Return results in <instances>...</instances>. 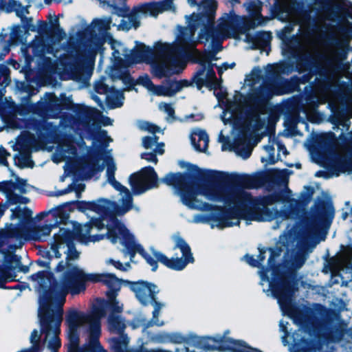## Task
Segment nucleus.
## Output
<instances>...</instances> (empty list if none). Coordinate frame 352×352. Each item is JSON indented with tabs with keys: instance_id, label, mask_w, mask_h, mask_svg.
Here are the masks:
<instances>
[{
	"instance_id": "obj_1",
	"label": "nucleus",
	"mask_w": 352,
	"mask_h": 352,
	"mask_svg": "<svg viewBox=\"0 0 352 352\" xmlns=\"http://www.w3.org/2000/svg\"><path fill=\"white\" fill-rule=\"evenodd\" d=\"M101 215L102 219L92 220L91 223L81 226L77 233L72 232L65 228H60L58 232L54 236V242L51 247L52 254L56 258H60L62 255L60 250H63L64 254H67V260L77 259L79 257V252L74 245V240L76 239L85 243L99 241L104 239V236L91 234V232L94 229L101 230L105 227L107 231V236L112 243L120 242L124 247L123 252L129 254L131 258H133L136 253H139L152 267L153 270L157 269V261L175 270H182L188 263L194 262L189 245L181 237H174V248L180 250L182 257L168 258L161 252L151 249L154 256L153 258L145 252L142 245L138 243L130 230L116 217Z\"/></svg>"
},
{
	"instance_id": "obj_2",
	"label": "nucleus",
	"mask_w": 352,
	"mask_h": 352,
	"mask_svg": "<svg viewBox=\"0 0 352 352\" xmlns=\"http://www.w3.org/2000/svg\"><path fill=\"white\" fill-rule=\"evenodd\" d=\"M195 30L192 27L179 28L175 41L172 44L158 43L152 50L143 44L129 51L126 56L127 69L133 64L145 62L151 65V72L159 78L181 72L186 65V59L191 54L197 56V61L203 63L205 58L195 50Z\"/></svg>"
},
{
	"instance_id": "obj_3",
	"label": "nucleus",
	"mask_w": 352,
	"mask_h": 352,
	"mask_svg": "<svg viewBox=\"0 0 352 352\" xmlns=\"http://www.w3.org/2000/svg\"><path fill=\"white\" fill-rule=\"evenodd\" d=\"M226 186L236 197L228 204L217 201L222 203L223 207L213 206L208 204L210 208L207 211L211 212L208 215L194 216L193 222L198 223L212 221V228H223L239 225L240 219L246 221H263L286 218L285 214L274 208H269L279 200L278 195H271L253 200L250 195L245 190L230 186L228 175Z\"/></svg>"
},
{
	"instance_id": "obj_4",
	"label": "nucleus",
	"mask_w": 352,
	"mask_h": 352,
	"mask_svg": "<svg viewBox=\"0 0 352 352\" xmlns=\"http://www.w3.org/2000/svg\"><path fill=\"white\" fill-rule=\"evenodd\" d=\"M208 181L201 186H197L188 175L181 173L168 174L162 182L174 186L182 203L189 208L208 210L210 206L197 199L201 195L208 200L221 201L228 204L236 195H232L226 186L227 174L223 172L208 170L204 173Z\"/></svg>"
},
{
	"instance_id": "obj_5",
	"label": "nucleus",
	"mask_w": 352,
	"mask_h": 352,
	"mask_svg": "<svg viewBox=\"0 0 352 352\" xmlns=\"http://www.w3.org/2000/svg\"><path fill=\"white\" fill-rule=\"evenodd\" d=\"M104 311L96 309L87 314L76 309H69L65 315L67 336L69 342V352H97L101 346L100 319Z\"/></svg>"
},
{
	"instance_id": "obj_6",
	"label": "nucleus",
	"mask_w": 352,
	"mask_h": 352,
	"mask_svg": "<svg viewBox=\"0 0 352 352\" xmlns=\"http://www.w3.org/2000/svg\"><path fill=\"white\" fill-rule=\"evenodd\" d=\"M66 296L63 292H56L54 285L48 291L40 292L38 316L44 342L47 346L54 351L60 346V326L63 319V306Z\"/></svg>"
},
{
	"instance_id": "obj_7",
	"label": "nucleus",
	"mask_w": 352,
	"mask_h": 352,
	"mask_svg": "<svg viewBox=\"0 0 352 352\" xmlns=\"http://www.w3.org/2000/svg\"><path fill=\"white\" fill-rule=\"evenodd\" d=\"M67 270L63 274L59 283H56L55 291L76 295L85 289V283L87 281L102 282L113 291L120 289L122 280L112 274H87L76 265L66 263Z\"/></svg>"
},
{
	"instance_id": "obj_8",
	"label": "nucleus",
	"mask_w": 352,
	"mask_h": 352,
	"mask_svg": "<svg viewBox=\"0 0 352 352\" xmlns=\"http://www.w3.org/2000/svg\"><path fill=\"white\" fill-rule=\"evenodd\" d=\"M9 68L5 64H0V118L3 125L0 132H8L20 129L21 127L22 106L16 104L10 97H3L6 87L10 83Z\"/></svg>"
},
{
	"instance_id": "obj_9",
	"label": "nucleus",
	"mask_w": 352,
	"mask_h": 352,
	"mask_svg": "<svg viewBox=\"0 0 352 352\" xmlns=\"http://www.w3.org/2000/svg\"><path fill=\"white\" fill-rule=\"evenodd\" d=\"M173 0H163L158 2H152L138 6L133 9L130 13L122 19L120 26L123 30L137 28L140 25V21L143 16H157L160 13L165 11H175ZM188 3L195 6L196 0H188Z\"/></svg>"
},
{
	"instance_id": "obj_10",
	"label": "nucleus",
	"mask_w": 352,
	"mask_h": 352,
	"mask_svg": "<svg viewBox=\"0 0 352 352\" xmlns=\"http://www.w3.org/2000/svg\"><path fill=\"white\" fill-rule=\"evenodd\" d=\"M10 177L14 178L10 180H5L0 182V192L3 193L7 198L8 203L10 207L11 219H16L17 223H12L11 226H14V229L20 230L22 222V209L21 204H22V179L16 175L14 170L9 168ZM14 230V228H12Z\"/></svg>"
},
{
	"instance_id": "obj_11",
	"label": "nucleus",
	"mask_w": 352,
	"mask_h": 352,
	"mask_svg": "<svg viewBox=\"0 0 352 352\" xmlns=\"http://www.w3.org/2000/svg\"><path fill=\"white\" fill-rule=\"evenodd\" d=\"M114 188L120 192V199L118 204L107 199H100L97 202L90 203L89 208L100 214L106 217L123 215L133 208V198L129 190L122 184Z\"/></svg>"
},
{
	"instance_id": "obj_12",
	"label": "nucleus",
	"mask_w": 352,
	"mask_h": 352,
	"mask_svg": "<svg viewBox=\"0 0 352 352\" xmlns=\"http://www.w3.org/2000/svg\"><path fill=\"white\" fill-rule=\"evenodd\" d=\"M270 270H267V272H270ZM272 275L273 276L271 280L265 274V272H260V276L261 280L269 282V289L266 292L270 294L275 298L278 300V302L280 305L281 309H284L289 304L291 296V289L289 284L287 280L280 277L276 274V270L273 269L271 270Z\"/></svg>"
},
{
	"instance_id": "obj_13",
	"label": "nucleus",
	"mask_w": 352,
	"mask_h": 352,
	"mask_svg": "<svg viewBox=\"0 0 352 352\" xmlns=\"http://www.w3.org/2000/svg\"><path fill=\"white\" fill-rule=\"evenodd\" d=\"M329 166L336 173L338 176L340 173H352V140L344 146L336 148L331 151L327 158Z\"/></svg>"
},
{
	"instance_id": "obj_14",
	"label": "nucleus",
	"mask_w": 352,
	"mask_h": 352,
	"mask_svg": "<svg viewBox=\"0 0 352 352\" xmlns=\"http://www.w3.org/2000/svg\"><path fill=\"white\" fill-rule=\"evenodd\" d=\"M110 45L113 52L112 56L114 59L113 65L111 69L110 75L113 79H124L127 78L129 70L126 66V56L129 54V51L126 50L122 43L113 40L112 38H108L105 41Z\"/></svg>"
},
{
	"instance_id": "obj_15",
	"label": "nucleus",
	"mask_w": 352,
	"mask_h": 352,
	"mask_svg": "<svg viewBox=\"0 0 352 352\" xmlns=\"http://www.w3.org/2000/svg\"><path fill=\"white\" fill-rule=\"evenodd\" d=\"M138 83L153 94L166 97H171L183 87L189 85L186 80H167L160 85H155L148 76H140L138 78Z\"/></svg>"
},
{
	"instance_id": "obj_16",
	"label": "nucleus",
	"mask_w": 352,
	"mask_h": 352,
	"mask_svg": "<svg viewBox=\"0 0 352 352\" xmlns=\"http://www.w3.org/2000/svg\"><path fill=\"white\" fill-rule=\"evenodd\" d=\"M242 23V19L234 13L225 14L212 32V40L221 41L230 37L235 38L239 34V28Z\"/></svg>"
},
{
	"instance_id": "obj_17",
	"label": "nucleus",
	"mask_w": 352,
	"mask_h": 352,
	"mask_svg": "<svg viewBox=\"0 0 352 352\" xmlns=\"http://www.w3.org/2000/svg\"><path fill=\"white\" fill-rule=\"evenodd\" d=\"M130 184L134 194H140L157 186V176L151 166L142 168L139 173L130 177Z\"/></svg>"
},
{
	"instance_id": "obj_18",
	"label": "nucleus",
	"mask_w": 352,
	"mask_h": 352,
	"mask_svg": "<svg viewBox=\"0 0 352 352\" xmlns=\"http://www.w3.org/2000/svg\"><path fill=\"white\" fill-rule=\"evenodd\" d=\"M131 289L136 298L143 305H148L155 301V296L159 292L156 285L145 281H138L131 283Z\"/></svg>"
},
{
	"instance_id": "obj_19",
	"label": "nucleus",
	"mask_w": 352,
	"mask_h": 352,
	"mask_svg": "<svg viewBox=\"0 0 352 352\" xmlns=\"http://www.w3.org/2000/svg\"><path fill=\"white\" fill-rule=\"evenodd\" d=\"M293 338L289 348L292 352H311L314 349L313 336L309 331L298 329L293 334Z\"/></svg>"
},
{
	"instance_id": "obj_20",
	"label": "nucleus",
	"mask_w": 352,
	"mask_h": 352,
	"mask_svg": "<svg viewBox=\"0 0 352 352\" xmlns=\"http://www.w3.org/2000/svg\"><path fill=\"white\" fill-rule=\"evenodd\" d=\"M22 38V25L13 24L8 29L3 28L0 32V44L4 43L10 48L18 45Z\"/></svg>"
},
{
	"instance_id": "obj_21",
	"label": "nucleus",
	"mask_w": 352,
	"mask_h": 352,
	"mask_svg": "<svg viewBox=\"0 0 352 352\" xmlns=\"http://www.w3.org/2000/svg\"><path fill=\"white\" fill-rule=\"evenodd\" d=\"M96 90L98 93L104 92L106 94V100L110 108H117L122 105L124 96L122 91L115 90L113 88L107 90L106 87H100L98 85L96 86Z\"/></svg>"
},
{
	"instance_id": "obj_22",
	"label": "nucleus",
	"mask_w": 352,
	"mask_h": 352,
	"mask_svg": "<svg viewBox=\"0 0 352 352\" xmlns=\"http://www.w3.org/2000/svg\"><path fill=\"white\" fill-rule=\"evenodd\" d=\"M336 50L330 47L320 49L317 55L318 63L324 68H331L336 65Z\"/></svg>"
},
{
	"instance_id": "obj_23",
	"label": "nucleus",
	"mask_w": 352,
	"mask_h": 352,
	"mask_svg": "<svg viewBox=\"0 0 352 352\" xmlns=\"http://www.w3.org/2000/svg\"><path fill=\"white\" fill-rule=\"evenodd\" d=\"M76 154V146L75 143L72 140H67L64 142L61 148L58 150L53 156V160L58 163L65 158H71Z\"/></svg>"
},
{
	"instance_id": "obj_24",
	"label": "nucleus",
	"mask_w": 352,
	"mask_h": 352,
	"mask_svg": "<svg viewBox=\"0 0 352 352\" xmlns=\"http://www.w3.org/2000/svg\"><path fill=\"white\" fill-rule=\"evenodd\" d=\"M191 142L195 148L205 152L208 146L209 138L206 133L200 129L195 130L190 136Z\"/></svg>"
},
{
	"instance_id": "obj_25",
	"label": "nucleus",
	"mask_w": 352,
	"mask_h": 352,
	"mask_svg": "<svg viewBox=\"0 0 352 352\" xmlns=\"http://www.w3.org/2000/svg\"><path fill=\"white\" fill-rule=\"evenodd\" d=\"M0 10L6 14L14 12L22 21V3L20 1L0 0Z\"/></svg>"
},
{
	"instance_id": "obj_26",
	"label": "nucleus",
	"mask_w": 352,
	"mask_h": 352,
	"mask_svg": "<svg viewBox=\"0 0 352 352\" xmlns=\"http://www.w3.org/2000/svg\"><path fill=\"white\" fill-rule=\"evenodd\" d=\"M13 151L16 152L13 156L14 164L19 168H22V131L8 142Z\"/></svg>"
},
{
	"instance_id": "obj_27",
	"label": "nucleus",
	"mask_w": 352,
	"mask_h": 352,
	"mask_svg": "<svg viewBox=\"0 0 352 352\" xmlns=\"http://www.w3.org/2000/svg\"><path fill=\"white\" fill-rule=\"evenodd\" d=\"M54 227L52 224H46L38 226L34 230L28 234L23 230V239H31L33 240H42L45 236L50 235L52 228Z\"/></svg>"
},
{
	"instance_id": "obj_28",
	"label": "nucleus",
	"mask_w": 352,
	"mask_h": 352,
	"mask_svg": "<svg viewBox=\"0 0 352 352\" xmlns=\"http://www.w3.org/2000/svg\"><path fill=\"white\" fill-rule=\"evenodd\" d=\"M142 145L146 149H151L158 155H162L164 153V143H157V137L153 135L150 137H144L142 139Z\"/></svg>"
},
{
	"instance_id": "obj_29",
	"label": "nucleus",
	"mask_w": 352,
	"mask_h": 352,
	"mask_svg": "<svg viewBox=\"0 0 352 352\" xmlns=\"http://www.w3.org/2000/svg\"><path fill=\"white\" fill-rule=\"evenodd\" d=\"M109 329L111 332L120 333L125 328L124 320L120 316L111 314L108 318Z\"/></svg>"
},
{
	"instance_id": "obj_30",
	"label": "nucleus",
	"mask_w": 352,
	"mask_h": 352,
	"mask_svg": "<svg viewBox=\"0 0 352 352\" xmlns=\"http://www.w3.org/2000/svg\"><path fill=\"white\" fill-rule=\"evenodd\" d=\"M105 164L107 166V180L109 183L113 187H120L121 184L120 182L116 181L114 174L116 170V164L111 157H107L105 160Z\"/></svg>"
},
{
	"instance_id": "obj_31",
	"label": "nucleus",
	"mask_w": 352,
	"mask_h": 352,
	"mask_svg": "<svg viewBox=\"0 0 352 352\" xmlns=\"http://www.w3.org/2000/svg\"><path fill=\"white\" fill-rule=\"evenodd\" d=\"M12 251L5 256V261L10 265V267L17 272H22V265L21 262V257L15 254L12 250H15L16 248L10 247Z\"/></svg>"
},
{
	"instance_id": "obj_32",
	"label": "nucleus",
	"mask_w": 352,
	"mask_h": 352,
	"mask_svg": "<svg viewBox=\"0 0 352 352\" xmlns=\"http://www.w3.org/2000/svg\"><path fill=\"white\" fill-rule=\"evenodd\" d=\"M111 23V20L110 18L97 19L93 21L91 28L94 32H102L110 29Z\"/></svg>"
},
{
	"instance_id": "obj_33",
	"label": "nucleus",
	"mask_w": 352,
	"mask_h": 352,
	"mask_svg": "<svg viewBox=\"0 0 352 352\" xmlns=\"http://www.w3.org/2000/svg\"><path fill=\"white\" fill-rule=\"evenodd\" d=\"M30 341L32 346L23 351V352H40L41 347V334L37 330H34L30 336Z\"/></svg>"
},
{
	"instance_id": "obj_34",
	"label": "nucleus",
	"mask_w": 352,
	"mask_h": 352,
	"mask_svg": "<svg viewBox=\"0 0 352 352\" xmlns=\"http://www.w3.org/2000/svg\"><path fill=\"white\" fill-rule=\"evenodd\" d=\"M226 352H251L250 349L241 341L230 340Z\"/></svg>"
},
{
	"instance_id": "obj_35",
	"label": "nucleus",
	"mask_w": 352,
	"mask_h": 352,
	"mask_svg": "<svg viewBox=\"0 0 352 352\" xmlns=\"http://www.w3.org/2000/svg\"><path fill=\"white\" fill-rule=\"evenodd\" d=\"M223 341L221 338H207L203 340L200 344L203 346L208 349H214L219 347L223 346Z\"/></svg>"
},
{
	"instance_id": "obj_36",
	"label": "nucleus",
	"mask_w": 352,
	"mask_h": 352,
	"mask_svg": "<svg viewBox=\"0 0 352 352\" xmlns=\"http://www.w3.org/2000/svg\"><path fill=\"white\" fill-rule=\"evenodd\" d=\"M102 168H96L95 164H88L83 167L82 178L89 179L93 177L97 173L102 170Z\"/></svg>"
},
{
	"instance_id": "obj_37",
	"label": "nucleus",
	"mask_w": 352,
	"mask_h": 352,
	"mask_svg": "<svg viewBox=\"0 0 352 352\" xmlns=\"http://www.w3.org/2000/svg\"><path fill=\"white\" fill-rule=\"evenodd\" d=\"M91 117L95 122L100 123L104 126L111 125L113 123V120L111 118L104 116L101 112L96 109L92 111Z\"/></svg>"
},
{
	"instance_id": "obj_38",
	"label": "nucleus",
	"mask_w": 352,
	"mask_h": 352,
	"mask_svg": "<svg viewBox=\"0 0 352 352\" xmlns=\"http://www.w3.org/2000/svg\"><path fill=\"white\" fill-rule=\"evenodd\" d=\"M206 80L207 82H208L209 83H210L214 87V89H215V91H214L215 94L217 95V96L219 98H220V96H219V92H217V89L220 86V82L217 79L215 73H214V70L212 69V68H210L208 69L207 75H206Z\"/></svg>"
},
{
	"instance_id": "obj_39",
	"label": "nucleus",
	"mask_w": 352,
	"mask_h": 352,
	"mask_svg": "<svg viewBox=\"0 0 352 352\" xmlns=\"http://www.w3.org/2000/svg\"><path fill=\"white\" fill-rule=\"evenodd\" d=\"M159 109L167 114L166 120L168 121L175 120V109L172 104L162 102L159 104Z\"/></svg>"
},
{
	"instance_id": "obj_40",
	"label": "nucleus",
	"mask_w": 352,
	"mask_h": 352,
	"mask_svg": "<svg viewBox=\"0 0 352 352\" xmlns=\"http://www.w3.org/2000/svg\"><path fill=\"white\" fill-rule=\"evenodd\" d=\"M107 263L113 265L116 269L120 270L121 271H126L131 267L129 263H125L124 265L120 261H116L113 259L107 260Z\"/></svg>"
},
{
	"instance_id": "obj_41",
	"label": "nucleus",
	"mask_w": 352,
	"mask_h": 352,
	"mask_svg": "<svg viewBox=\"0 0 352 352\" xmlns=\"http://www.w3.org/2000/svg\"><path fill=\"white\" fill-rule=\"evenodd\" d=\"M42 64L47 72H54L56 69V63H53L50 58H44Z\"/></svg>"
},
{
	"instance_id": "obj_42",
	"label": "nucleus",
	"mask_w": 352,
	"mask_h": 352,
	"mask_svg": "<svg viewBox=\"0 0 352 352\" xmlns=\"http://www.w3.org/2000/svg\"><path fill=\"white\" fill-rule=\"evenodd\" d=\"M158 153H155V152H150V153H144L141 154V158L146 160L149 162H153L155 164H157L158 160L157 158V155Z\"/></svg>"
},
{
	"instance_id": "obj_43",
	"label": "nucleus",
	"mask_w": 352,
	"mask_h": 352,
	"mask_svg": "<svg viewBox=\"0 0 352 352\" xmlns=\"http://www.w3.org/2000/svg\"><path fill=\"white\" fill-rule=\"evenodd\" d=\"M10 155V153L3 146H0V165L8 166L7 161V157Z\"/></svg>"
},
{
	"instance_id": "obj_44",
	"label": "nucleus",
	"mask_w": 352,
	"mask_h": 352,
	"mask_svg": "<svg viewBox=\"0 0 352 352\" xmlns=\"http://www.w3.org/2000/svg\"><path fill=\"white\" fill-rule=\"evenodd\" d=\"M110 309L112 312L121 313L123 309V305H120L119 302L114 299L111 302Z\"/></svg>"
},
{
	"instance_id": "obj_45",
	"label": "nucleus",
	"mask_w": 352,
	"mask_h": 352,
	"mask_svg": "<svg viewBox=\"0 0 352 352\" xmlns=\"http://www.w3.org/2000/svg\"><path fill=\"white\" fill-rule=\"evenodd\" d=\"M162 306H163L162 304L155 302V308H154V311L153 312V324H155L157 325L160 324V323H158L157 321L155 320V318H157L158 315L160 314V309L162 307Z\"/></svg>"
},
{
	"instance_id": "obj_46",
	"label": "nucleus",
	"mask_w": 352,
	"mask_h": 352,
	"mask_svg": "<svg viewBox=\"0 0 352 352\" xmlns=\"http://www.w3.org/2000/svg\"><path fill=\"white\" fill-rule=\"evenodd\" d=\"M23 29L27 30H35V26L32 23V18H24L23 17Z\"/></svg>"
},
{
	"instance_id": "obj_47",
	"label": "nucleus",
	"mask_w": 352,
	"mask_h": 352,
	"mask_svg": "<svg viewBox=\"0 0 352 352\" xmlns=\"http://www.w3.org/2000/svg\"><path fill=\"white\" fill-rule=\"evenodd\" d=\"M244 259L248 264L253 267H258L259 265V261L254 258L252 256L245 255Z\"/></svg>"
},
{
	"instance_id": "obj_48",
	"label": "nucleus",
	"mask_w": 352,
	"mask_h": 352,
	"mask_svg": "<svg viewBox=\"0 0 352 352\" xmlns=\"http://www.w3.org/2000/svg\"><path fill=\"white\" fill-rule=\"evenodd\" d=\"M236 151L238 154L243 158H248L250 157L252 150L250 147H247L244 151H241L240 148L237 147Z\"/></svg>"
},
{
	"instance_id": "obj_49",
	"label": "nucleus",
	"mask_w": 352,
	"mask_h": 352,
	"mask_svg": "<svg viewBox=\"0 0 352 352\" xmlns=\"http://www.w3.org/2000/svg\"><path fill=\"white\" fill-rule=\"evenodd\" d=\"M33 214L32 209L29 207H23V220H29L32 219Z\"/></svg>"
},
{
	"instance_id": "obj_50",
	"label": "nucleus",
	"mask_w": 352,
	"mask_h": 352,
	"mask_svg": "<svg viewBox=\"0 0 352 352\" xmlns=\"http://www.w3.org/2000/svg\"><path fill=\"white\" fill-rule=\"evenodd\" d=\"M235 65L234 63H231L230 65H228V63H224L220 67H217L218 73L219 76L222 74L223 71L227 70L228 68H233Z\"/></svg>"
},
{
	"instance_id": "obj_51",
	"label": "nucleus",
	"mask_w": 352,
	"mask_h": 352,
	"mask_svg": "<svg viewBox=\"0 0 352 352\" xmlns=\"http://www.w3.org/2000/svg\"><path fill=\"white\" fill-rule=\"evenodd\" d=\"M141 127L145 130H147L153 133H155L157 131V127L155 126L152 125L148 122L144 123Z\"/></svg>"
},
{
	"instance_id": "obj_52",
	"label": "nucleus",
	"mask_w": 352,
	"mask_h": 352,
	"mask_svg": "<svg viewBox=\"0 0 352 352\" xmlns=\"http://www.w3.org/2000/svg\"><path fill=\"white\" fill-rule=\"evenodd\" d=\"M346 96V102L349 107L352 108V89L350 91H347L345 94Z\"/></svg>"
},
{
	"instance_id": "obj_53",
	"label": "nucleus",
	"mask_w": 352,
	"mask_h": 352,
	"mask_svg": "<svg viewBox=\"0 0 352 352\" xmlns=\"http://www.w3.org/2000/svg\"><path fill=\"white\" fill-rule=\"evenodd\" d=\"M10 48L9 46L4 45L2 50L0 52V60H3L4 56L10 52Z\"/></svg>"
},
{
	"instance_id": "obj_54",
	"label": "nucleus",
	"mask_w": 352,
	"mask_h": 352,
	"mask_svg": "<svg viewBox=\"0 0 352 352\" xmlns=\"http://www.w3.org/2000/svg\"><path fill=\"white\" fill-rule=\"evenodd\" d=\"M102 45V42H99L98 44H96L94 47H92L91 49V55L90 56L92 58V56H94V54H95V53L96 52V51L99 50H100V46Z\"/></svg>"
},
{
	"instance_id": "obj_55",
	"label": "nucleus",
	"mask_w": 352,
	"mask_h": 352,
	"mask_svg": "<svg viewBox=\"0 0 352 352\" xmlns=\"http://www.w3.org/2000/svg\"><path fill=\"white\" fill-rule=\"evenodd\" d=\"M25 134L23 133V144L25 143ZM27 160H28V155H26L25 145L23 144V166H25V162Z\"/></svg>"
},
{
	"instance_id": "obj_56",
	"label": "nucleus",
	"mask_w": 352,
	"mask_h": 352,
	"mask_svg": "<svg viewBox=\"0 0 352 352\" xmlns=\"http://www.w3.org/2000/svg\"><path fill=\"white\" fill-rule=\"evenodd\" d=\"M208 6H210L212 9L215 8L217 6V3L214 0H208Z\"/></svg>"
},
{
	"instance_id": "obj_57",
	"label": "nucleus",
	"mask_w": 352,
	"mask_h": 352,
	"mask_svg": "<svg viewBox=\"0 0 352 352\" xmlns=\"http://www.w3.org/2000/svg\"><path fill=\"white\" fill-rule=\"evenodd\" d=\"M305 259H306V258L304 254L300 255V256L299 258V263L298 265H296V267H300L302 265V264L304 263Z\"/></svg>"
},
{
	"instance_id": "obj_58",
	"label": "nucleus",
	"mask_w": 352,
	"mask_h": 352,
	"mask_svg": "<svg viewBox=\"0 0 352 352\" xmlns=\"http://www.w3.org/2000/svg\"><path fill=\"white\" fill-rule=\"evenodd\" d=\"M7 208H10V207L8 205V201L6 204H4L0 205V211H3V214L4 211L6 210V209Z\"/></svg>"
},
{
	"instance_id": "obj_59",
	"label": "nucleus",
	"mask_w": 352,
	"mask_h": 352,
	"mask_svg": "<svg viewBox=\"0 0 352 352\" xmlns=\"http://www.w3.org/2000/svg\"><path fill=\"white\" fill-rule=\"evenodd\" d=\"M265 149L270 155L273 153L274 151V148L272 146H265Z\"/></svg>"
},
{
	"instance_id": "obj_60",
	"label": "nucleus",
	"mask_w": 352,
	"mask_h": 352,
	"mask_svg": "<svg viewBox=\"0 0 352 352\" xmlns=\"http://www.w3.org/2000/svg\"><path fill=\"white\" fill-rule=\"evenodd\" d=\"M64 269H65V265H63V261H61L57 265L56 270L59 272V271L63 270Z\"/></svg>"
},
{
	"instance_id": "obj_61",
	"label": "nucleus",
	"mask_w": 352,
	"mask_h": 352,
	"mask_svg": "<svg viewBox=\"0 0 352 352\" xmlns=\"http://www.w3.org/2000/svg\"><path fill=\"white\" fill-rule=\"evenodd\" d=\"M219 141L222 143H224L226 141V138L223 135L222 132H221L219 135Z\"/></svg>"
},
{
	"instance_id": "obj_62",
	"label": "nucleus",
	"mask_w": 352,
	"mask_h": 352,
	"mask_svg": "<svg viewBox=\"0 0 352 352\" xmlns=\"http://www.w3.org/2000/svg\"><path fill=\"white\" fill-rule=\"evenodd\" d=\"M148 352H170V351L163 350V349H157L151 350Z\"/></svg>"
},
{
	"instance_id": "obj_63",
	"label": "nucleus",
	"mask_w": 352,
	"mask_h": 352,
	"mask_svg": "<svg viewBox=\"0 0 352 352\" xmlns=\"http://www.w3.org/2000/svg\"><path fill=\"white\" fill-rule=\"evenodd\" d=\"M258 258H259V263L263 261L264 259H265V256H263V252H262L261 251H260V254L258 256Z\"/></svg>"
},
{
	"instance_id": "obj_64",
	"label": "nucleus",
	"mask_w": 352,
	"mask_h": 352,
	"mask_svg": "<svg viewBox=\"0 0 352 352\" xmlns=\"http://www.w3.org/2000/svg\"><path fill=\"white\" fill-rule=\"evenodd\" d=\"M277 144H278V148H279L280 149H282V150L283 151V153H284L285 154H286V148H285L283 145H281V144H279V143H278Z\"/></svg>"
}]
</instances>
